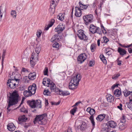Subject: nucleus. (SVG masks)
<instances>
[{
    "mask_svg": "<svg viewBox=\"0 0 132 132\" xmlns=\"http://www.w3.org/2000/svg\"><path fill=\"white\" fill-rule=\"evenodd\" d=\"M19 95L17 91L16 90L14 91L10 94L9 97V101H8V105L7 109L8 111V112H10L11 109H9L11 106H13L16 104L19 101Z\"/></svg>",
    "mask_w": 132,
    "mask_h": 132,
    "instance_id": "1",
    "label": "nucleus"
},
{
    "mask_svg": "<svg viewBox=\"0 0 132 132\" xmlns=\"http://www.w3.org/2000/svg\"><path fill=\"white\" fill-rule=\"evenodd\" d=\"M81 79V77L80 74L77 75L76 76L73 77L69 84V88L71 89L76 88Z\"/></svg>",
    "mask_w": 132,
    "mask_h": 132,
    "instance_id": "2",
    "label": "nucleus"
},
{
    "mask_svg": "<svg viewBox=\"0 0 132 132\" xmlns=\"http://www.w3.org/2000/svg\"><path fill=\"white\" fill-rule=\"evenodd\" d=\"M79 5L80 7L76 6L75 7V15L77 17H79L81 16L82 13L81 10L84 9L90 10V7H89V5L88 4L84 5L81 3V2H79Z\"/></svg>",
    "mask_w": 132,
    "mask_h": 132,
    "instance_id": "3",
    "label": "nucleus"
},
{
    "mask_svg": "<svg viewBox=\"0 0 132 132\" xmlns=\"http://www.w3.org/2000/svg\"><path fill=\"white\" fill-rule=\"evenodd\" d=\"M46 116V113L37 115L34 120V123H35L37 122L40 125L44 124L46 122L45 117Z\"/></svg>",
    "mask_w": 132,
    "mask_h": 132,
    "instance_id": "4",
    "label": "nucleus"
},
{
    "mask_svg": "<svg viewBox=\"0 0 132 132\" xmlns=\"http://www.w3.org/2000/svg\"><path fill=\"white\" fill-rule=\"evenodd\" d=\"M83 18L84 21V23L86 25H87L93 21V17L92 14H89L84 16Z\"/></svg>",
    "mask_w": 132,
    "mask_h": 132,
    "instance_id": "5",
    "label": "nucleus"
},
{
    "mask_svg": "<svg viewBox=\"0 0 132 132\" xmlns=\"http://www.w3.org/2000/svg\"><path fill=\"white\" fill-rule=\"evenodd\" d=\"M59 0H51L50 8L49 9V11L51 14L54 13L55 10V7L57 5V3Z\"/></svg>",
    "mask_w": 132,
    "mask_h": 132,
    "instance_id": "6",
    "label": "nucleus"
},
{
    "mask_svg": "<svg viewBox=\"0 0 132 132\" xmlns=\"http://www.w3.org/2000/svg\"><path fill=\"white\" fill-rule=\"evenodd\" d=\"M77 35L79 38L81 40L86 41L88 40V37L84 33V31L81 29L78 30Z\"/></svg>",
    "mask_w": 132,
    "mask_h": 132,
    "instance_id": "7",
    "label": "nucleus"
},
{
    "mask_svg": "<svg viewBox=\"0 0 132 132\" xmlns=\"http://www.w3.org/2000/svg\"><path fill=\"white\" fill-rule=\"evenodd\" d=\"M89 31L92 34L97 33L100 35L101 34V31L99 27H96L93 24H91L89 27Z\"/></svg>",
    "mask_w": 132,
    "mask_h": 132,
    "instance_id": "8",
    "label": "nucleus"
},
{
    "mask_svg": "<svg viewBox=\"0 0 132 132\" xmlns=\"http://www.w3.org/2000/svg\"><path fill=\"white\" fill-rule=\"evenodd\" d=\"M65 26L62 23H60L55 29V31L58 34H60L65 29Z\"/></svg>",
    "mask_w": 132,
    "mask_h": 132,
    "instance_id": "9",
    "label": "nucleus"
},
{
    "mask_svg": "<svg viewBox=\"0 0 132 132\" xmlns=\"http://www.w3.org/2000/svg\"><path fill=\"white\" fill-rule=\"evenodd\" d=\"M87 59V56L85 54H81L78 57L77 60L80 63H82Z\"/></svg>",
    "mask_w": 132,
    "mask_h": 132,
    "instance_id": "10",
    "label": "nucleus"
},
{
    "mask_svg": "<svg viewBox=\"0 0 132 132\" xmlns=\"http://www.w3.org/2000/svg\"><path fill=\"white\" fill-rule=\"evenodd\" d=\"M58 34L54 35L51 39V42H54L60 41L62 38V36Z\"/></svg>",
    "mask_w": 132,
    "mask_h": 132,
    "instance_id": "11",
    "label": "nucleus"
},
{
    "mask_svg": "<svg viewBox=\"0 0 132 132\" xmlns=\"http://www.w3.org/2000/svg\"><path fill=\"white\" fill-rule=\"evenodd\" d=\"M37 89V86L36 84H33L32 85L29 86L28 88V91H31L32 93V95L34 94L36 92Z\"/></svg>",
    "mask_w": 132,
    "mask_h": 132,
    "instance_id": "12",
    "label": "nucleus"
},
{
    "mask_svg": "<svg viewBox=\"0 0 132 132\" xmlns=\"http://www.w3.org/2000/svg\"><path fill=\"white\" fill-rule=\"evenodd\" d=\"M50 79L48 78H45L43 80V84L44 85L48 87L50 85V84L51 82Z\"/></svg>",
    "mask_w": 132,
    "mask_h": 132,
    "instance_id": "13",
    "label": "nucleus"
},
{
    "mask_svg": "<svg viewBox=\"0 0 132 132\" xmlns=\"http://www.w3.org/2000/svg\"><path fill=\"white\" fill-rule=\"evenodd\" d=\"M105 125L109 127L114 128L117 126L116 123L113 121H108Z\"/></svg>",
    "mask_w": 132,
    "mask_h": 132,
    "instance_id": "14",
    "label": "nucleus"
},
{
    "mask_svg": "<svg viewBox=\"0 0 132 132\" xmlns=\"http://www.w3.org/2000/svg\"><path fill=\"white\" fill-rule=\"evenodd\" d=\"M7 129L10 131H12L15 130L16 127L12 123H9L7 125Z\"/></svg>",
    "mask_w": 132,
    "mask_h": 132,
    "instance_id": "15",
    "label": "nucleus"
},
{
    "mask_svg": "<svg viewBox=\"0 0 132 132\" xmlns=\"http://www.w3.org/2000/svg\"><path fill=\"white\" fill-rule=\"evenodd\" d=\"M19 123L20 124L22 122H25L27 120V118L24 115L20 116L18 118Z\"/></svg>",
    "mask_w": 132,
    "mask_h": 132,
    "instance_id": "16",
    "label": "nucleus"
},
{
    "mask_svg": "<svg viewBox=\"0 0 132 132\" xmlns=\"http://www.w3.org/2000/svg\"><path fill=\"white\" fill-rule=\"evenodd\" d=\"M117 51L122 56L126 54L127 53V52L125 50L120 47H118Z\"/></svg>",
    "mask_w": 132,
    "mask_h": 132,
    "instance_id": "17",
    "label": "nucleus"
},
{
    "mask_svg": "<svg viewBox=\"0 0 132 132\" xmlns=\"http://www.w3.org/2000/svg\"><path fill=\"white\" fill-rule=\"evenodd\" d=\"M35 56L36 55H35V54H34L33 53L30 59V64L32 66H34L36 63V62L34 61L35 59H37V58H36Z\"/></svg>",
    "mask_w": 132,
    "mask_h": 132,
    "instance_id": "18",
    "label": "nucleus"
},
{
    "mask_svg": "<svg viewBox=\"0 0 132 132\" xmlns=\"http://www.w3.org/2000/svg\"><path fill=\"white\" fill-rule=\"evenodd\" d=\"M87 127V125L84 122H82V124L80 126H79L77 127V129L80 128L81 131L85 130Z\"/></svg>",
    "mask_w": 132,
    "mask_h": 132,
    "instance_id": "19",
    "label": "nucleus"
},
{
    "mask_svg": "<svg viewBox=\"0 0 132 132\" xmlns=\"http://www.w3.org/2000/svg\"><path fill=\"white\" fill-rule=\"evenodd\" d=\"M11 79L7 80V86L11 88H14L15 87V86H13V84L12 82L11 81V80H14L13 78L10 77Z\"/></svg>",
    "mask_w": 132,
    "mask_h": 132,
    "instance_id": "20",
    "label": "nucleus"
},
{
    "mask_svg": "<svg viewBox=\"0 0 132 132\" xmlns=\"http://www.w3.org/2000/svg\"><path fill=\"white\" fill-rule=\"evenodd\" d=\"M41 46L40 45H37L36 47L35 51L37 53V55L36 56V58L37 60H38V55L41 50Z\"/></svg>",
    "mask_w": 132,
    "mask_h": 132,
    "instance_id": "21",
    "label": "nucleus"
},
{
    "mask_svg": "<svg viewBox=\"0 0 132 132\" xmlns=\"http://www.w3.org/2000/svg\"><path fill=\"white\" fill-rule=\"evenodd\" d=\"M110 130V127L105 124L104 126L102 128L101 132H109Z\"/></svg>",
    "mask_w": 132,
    "mask_h": 132,
    "instance_id": "22",
    "label": "nucleus"
},
{
    "mask_svg": "<svg viewBox=\"0 0 132 132\" xmlns=\"http://www.w3.org/2000/svg\"><path fill=\"white\" fill-rule=\"evenodd\" d=\"M105 114H100L96 118V119L98 121L101 122L105 118Z\"/></svg>",
    "mask_w": 132,
    "mask_h": 132,
    "instance_id": "23",
    "label": "nucleus"
},
{
    "mask_svg": "<svg viewBox=\"0 0 132 132\" xmlns=\"http://www.w3.org/2000/svg\"><path fill=\"white\" fill-rule=\"evenodd\" d=\"M27 103L32 108H36L35 100H34L32 101L29 100L27 101Z\"/></svg>",
    "mask_w": 132,
    "mask_h": 132,
    "instance_id": "24",
    "label": "nucleus"
},
{
    "mask_svg": "<svg viewBox=\"0 0 132 132\" xmlns=\"http://www.w3.org/2000/svg\"><path fill=\"white\" fill-rule=\"evenodd\" d=\"M36 75L35 72L31 73L29 74L28 78L30 80H33L35 79L36 77Z\"/></svg>",
    "mask_w": 132,
    "mask_h": 132,
    "instance_id": "25",
    "label": "nucleus"
},
{
    "mask_svg": "<svg viewBox=\"0 0 132 132\" xmlns=\"http://www.w3.org/2000/svg\"><path fill=\"white\" fill-rule=\"evenodd\" d=\"M106 98L107 101L110 103L112 102L114 100V97L110 95L106 96Z\"/></svg>",
    "mask_w": 132,
    "mask_h": 132,
    "instance_id": "26",
    "label": "nucleus"
},
{
    "mask_svg": "<svg viewBox=\"0 0 132 132\" xmlns=\"http://www.w3.org/2000/svg\"><path fill=\"white\" fill-rule=\"evenodd\" d=\"M23 95L26 97L30 96L32 95V93L31 91L25 90L23 92Z\"/></svg>",
    "mask_w": 132,
    "mask_h": 132,
    "instance_id": "27",
    "label": "nucleus"
},
{
    "mask_svg": "<svg viewBox=\"0 0 132 132\" xmlns=\"http://www.w3.org/2000/svg\"><path fill=\"white\" fill-rule=\"evenodd\" d=\"M131 97H129V99H130L129 102L128 103H127V105L128 108L130 110L132 109V99H131Z\"/></svg>",
    "mask_w": 132,
    "mask_h": 132,
    "instance_id": "28",
    "label": "nucleus"
},
{
    "mask_svg": "<svg viewBox=\"0 0 132 132\" xmlns=\"http://www.w3.org/2000/svg\"><path fill=\"white\" fill-rule=\"evenodd\" d=\"M35 103L36 108H41V101L40 100H38L35 101Z\"/></svg>",
    "mask_w": 132,
    "mask_h": 132,
    "instance_id": "29",
    "label": "nucleus"
},
{
    "mask_svg": "<svg viewBox=\"0 0 132 132\" xmlns=\"http://www.w3.org/2000/svg\"><path fill=\"white\" fill-rule=\"evenodd\" d=\"M111 50H113V49L110 48H107L106 49L105 52L107 55H110L112 54L113 52L111 51Z\"/></svg>",
    "mask_w": 132,
    "mask_h": 132,
    "instance_id": "30",
    "label": "nucleus"
},
{
    "mask_svg": "<svg viewBox=\"0 0 132 132\" xmlns=\"http://www.w3.org/2000/svg\"><path fill=\"white\" fill-rule=\"evenodd\" d=\"M121 90L117 89L114 90V94L116 96L118 97H119L121 94Z\"/></svg>",
    "mask_w": 132,
    "mask_h": 132,
    "instance_id": "31",
    "label": "nucleus"
},
{
    "mask_svg": "<svg viewBox=\"0 0 132 132\" xmlns=\"http://www.w3.org/2000/svg\"><path fill=\"white\" fill-rule=\"evenodd\" d=\"M50 87V89L52 92L54 91V89L56 87V86L54 83L51 81L49 86Z\"/></svg>",
    "mask_w": 132,
    "mask_h": 132,
    "instance_id": "32",
    "label": "nucleus"
},
{
    "mask_svg": "<svg viewBox=\"0 0 132 132\" xmlns=\"http://www.w3.org/2000/svg\"><path fill=\"white\" fill-rule=\"evenodd\" d=\"M125 124L123 123L120 122L118 125H119V129L121 130H124L126 128V127L125 126Z\"/></svg>",
    "mask_w": 132,
    "mask_h": 132,
    "instance_id": "33",
    "label": "nucleus"
},
{
    "mask_svg": "<svg viewBox=\"0 0 132 132\" xmlns=\"http://www.w3.org/2000/svg\"><path fill=\"white\" fill-rule=\"evenodd\" d=\"M70 94V93L68 91H64L61 90L60 95H62L63 96H67L69 95Z\"/></svg>",
    "mask_w": 132,
    "mask_h": 132,
    "instance_id": "34",
    "label": "nucleus"
},
{
    "mask_svg": "<svg viewBox=\"0 0 132 132\" xmlns=\"http://www.w3.org/2000/svg\"><path fill=\"white\" fill-rule=\"evenodd\" d=\"M57 18L61 21L63 20L64 19L63 14L61 13H60L57 16Z\"/></svg>",
    "mask_w": 132,
    "mask_h": 132,
    "instance_id": "35",
    "label": "nucleus"
},
{
    "mask_svg": "<svg viewBox=\"0 0 132 132\" xmlns=\"http://www.w3.org/2000/svg\"><path fill=\"white\" fill-rule=\"evenodd\" d=\"M100 57L104 63L105 64L106 63V60L105 57L103 54L100 55Z\"/></svg>",
    "mask_w": 132,
    "mask_h": 132,
    "instance_id": "36",
    "label": "nucleus"
},
{
    "mask_svg": "<svg viewBox=\"0 0 132 132\" xmlns=\"http://www.w3.org/2000/svg\"><path fill=\"white\" fill-rule=\"evenodd\" d=\"M94 117L93 116H91L89 118V119L90 120L92 124V126L93 128H94L95 126V122L94 120Z\"/></svg>",
    "mask_w": 132,
    "mask_h": 132,
    "instance_id": "37",
    "label": "nucleus"
},
{
    "mask_svg": "<svg viewBox=\"0 0 132 132\" xmlns=\"http://www.w3.org/2000/svg\"><path fill=\"white\" fill-rule=\"evenodd\" d=\"M90 49L92 52H94L96 49L95 45L94 44H92L90 47Z\"/></svg>",
    "mask_w": 132,
    "mask_h": 132,
    "instance_id": "38",
    "label": "nucleus"
},
{
    "mask_svg": "<svg viewBox=\"0 0 132 132\" xmlns=\"http://www.w3.org/2000/svg\"><path fill=\"white\" fill-rule=\"evenodd\" d=\"M11 14L13 18H16V12L15 11L12 10V11H11Z\"/></svg>",
    "mask_w": 132,
    "mask_h": 132,
    "instance_id": "39",
    "label": "nucleus"
},
{
    "mask_svg": "<svg viewBox=\"0 0 132 132\" xmlns=\"http://www.w3.org/2000/svg\"><path fill=\"white\" fill-rule=\"evenodd\" d=\"M43 94L44 95L50 96V95L51 93L48 89L45 90L44 91Z\"/></svg>",
    "mask_w": 132,
    "mask_h": 132,
    "instance_id": "40",
    "label": "nucleus"
},
{
    "mask_svg": "<svg viewBox=\"0 0 132 132\" xmlns=\"http://www.w3.org/2000/svg\"><path fill=\"white\" fill-rule=\"evenodd\" d=\"M42 32V31L40 30H37L36 34V35L38 38H39L40 37Z\"/></svg>",
    "mask_w": 132,
    "mask_h": 132,
    "instance_id": "41",
    "label": "nucleus"
},
{
    "mask_svg": "<svg viewBox=\"0 0 132 132\" xmlns=\"http://www.w3.org/2000/svg\"><path fill=\"white\" fill-rule=\"evenodd\" d=\"M62 90H60L59 88H55V89H54V91L56 93H57V94H59V95H60V94Z\"/></svg>",
    "mask_w": 132,
    "mask_h": 132,
    "instance_id": "42",
    "label": "nucleus"
},
{
    "mask_svg": "<svg viewBox=\"0 0 132 132\" xmlns=\"http://www.w3.org/2000/svg\"><path fill=\"white\" fill-rule=\"evenodd\" d=\"M120 76V74L119 73L116 74L112 76V78L113 79L115 80L117 78Z\"/></svg>",
    "mask_w": 132,
    "mask_h": 132,
    "instance_id": "43",
    "label": "nucleus"
},
{
    "mask_svg": "<svg viewBox=\"0 0 132 132\" xmlns=\"http://www.w3.org/2000/svg\"><path fill=\"white\" fill-rule=\"evenodd\" d=\"M77 109V107H75L73 108L72 110H71L70 111V113L73 115L74 114V113H75L76 111V110Z\"/></svg>",
    "mask_w": 132,
    "mask_h": 132,
    "instance_id": "44",
    "label": "nucleus"
},
{
    "mask_svg": "<svg viewBox=\"0 0 132 132\" xmlns=\"http://www.w3.org/2000/svg\"><path fill=\"white\" fill-rule=\"evenodd\" d=\"M59 44L57 42H55L53 45V47L54 48H57L59 47Z\"/></svg>",
    "mask_w": 132,
    "mask_h": 132,
    "instance_id": "45",
    "label": "nucleus"
},
{
    "mask_svg": "<svg viewBox=\"0 0 132 132\" xmlns=\"http://www.w3.org/2000/svg\"><path fill=\"white\" fill-rule=\"evenodd\" d=\"M20 111L21 112L26 113H28V111L24 107H23L20 109Z\"/></svg>",
    "mask_w": 132,
    "mask_h": 132,
    "instance_id": "46",
    "label": "nucleus"
},
{
    "mask_svg": "<svg viewBox=\"0 0 132 132\" xmlns=\"http://www.w3.org/2000/svg\"><path fill=\"white\" fill-rule=\"evenodd\" d=\"M132 92L131 91H127L125 92L124 93V95L125 97H127L129 96L130 94H131Z\"/></svg>",
    "mask_w": 132,
    "mask_h": 132,
    "instance_id": "47",
    "label": "nucleus"
},
{
    "mask_svg": "<svg viewBox=\"0 0 132 132\" xmlns=\"http://www.w3.org/2000/svg\"><path fill=\"white\" fill-rule=\"evenodd\" d=\"M90 114L91 116H93V115L95 114V112L94 109H91L90 108Z\"/></svg>",
    "mask_w": 132,
    "mask_h": 132,
    "instance_id": "48",
    "label": "nucleus"
},
{
    "mask_svg": "<svg viewBox=\"0 0 132 132\" xmlns=\"http://www.w3.org/2000/svg\"><path fill=\"white\" fill-rule=\"evenodd\" d=\"M48 69L47 67H45L44 71V74L45 75H48Z\"/></svg>",
    "mask_w": 132,
    "mask_h": 132,
    "instance_id": "49",
    "label": "nucleus"
},
{
    "mask_svg": "<svg viewBox=\"0 0 132 132\" xmlns=\"http://www.w3.org/2000/svg\"><path fill=\"white\" fill-rule=\"evenodd\" d=\"M5 54H2V69L3 67V63L4 61V59L5 58Z\"/></svg>",
    "mask_w": 132,
    "mask_h": 132,
    "instance_id": "50",
    "label": "nucleus"
},
{
    "mask_svg": "<svg viewBox=\"0 0 132 132\" xmlns=\"http://www.w3.org/2000/svg\"><path fill=\"white\" fill-rule=\"evenodd\" d=\"M55 20L53 19H52L51 21L48 24L51 26L52 27L53 24L55 22Z\"/></svg>",
    "mask_w": 132,
    "mask_h": 132,
    "instance_id": "51",
    "label": "nucleus"
},
{
    "mask_svg": "<svg viewBox=\"0 0 132 132\" xmlns=\"http://www.w3.org/2000/svg\"><path fill=\"white\" fill-rule=\"evenodd\" d=\"M119 85V84L118 83H116L114 84L111 87V89L113 90L116 87H118V86Z\"/></svg>",
    "mask_w": 132,
    "mask_h": 132,
    "instance_id": "52",
    "label": "nucleus"
},
{
    "mask_svg": "<svg viewBox=\"0 0 132 132\" xmlns=\"http://www.w3.org/2000/svg\"><path fill=\"white\" fill-rule=\"evenodd\" d=\"M94 64V61H90L89 62V66L90 67H92Z\"/></svg>",
    "mask_w": 132,
    "mask_h": 132,
    "instance_id": "53",
    "label": "nucleus"
},
{
    "mask_svg": "<svg viewBox=\"0 0 132 132\" xmlns=\"http://www.w3.org/2000/svg\"><path fill=\"white\" fill-rule=\"evenodd\" d=\"M122 107V104L121 103H120L119 105H118L117 106V108L119 109L120 110H123Z\"/></svg>",
    "mask_w": 132,
    "mask_h": 132,
    "instance_id": "54",
    "label": "nucleus"
},
{
    "mask_svg": "<svg viewBox=\"0 0 132 132\" xmlns=\"http://www.w3.org/2000/svg\"><path fill=\"white\" fill-rule=\"evenodd\" d=\"M103 39H104V43H107L109 41V40L108 39L106 38V37H103Z\"/></svg>",
    "mask_w": 132,
    "mask_h": 132,
    "instance_id": "55",
    "label": "nucleus"
},
{
    "mask_svg": "<svg viewBox=\"0 0 132 132\" xmlns=\"http://www.w3.org/2000/svg\"><path fill=\"white\" fill-rule=\"evenodd\" d=\"M1 6H0V21L2 20L3 16V14L1 13Z\"/></svg>",
    "mask_w": 132,
    "mask_h": 132,
    "instance_id": "56",
    "label": "nucleus"
},
{
    "mask_svg": "<svg viewBox=\"0 0 132 132\" xmlns=\"http://www.w3.org/2000/svg\"><path fill=\"white\" fill-rule=\"evenodd\" d=\"M119 58H118V59H117V64L119 65H121V60H119Z\"/></svg>",
    "mask_w": 132,
    "mask_h": 132,
    "instance_id": "57",
    "label": "nucleus"
},
{
    "mask_svg": "<svg viewBox=\"0 0 132 132\" xmlns=\"http://www.w3.org/2000/svg\"><path fill=\"white\" fill-rule=\"evenodd\" d=\"M120 45L121 47H123L128 48L131 47L130 45H128L125 46L124 45H122V44H120Z\"/></svg>",
    "mask_w": 132,
    "mask_h": 132,
    "instance_id": "58",
    "label": "nucleus"
},
{
    "mask_svg": "<svg viewBox=\"0 0 132 132\" xmlns=\"http://www.w3.org/2000/svg\"><path fill=\"white\" fill-rule=\"evenodd\" d=\"M126 121L125 118V117H123L122 118L121 120V122L124 123Z\"/></svg>",
    "mask_w": 132,
    "mask_h": 132,
    "instance_id": "59",
    "label": "nucleus"
},
{
    "mask_svg": "<svg viewBox=\"0 0 132 132\" xmlns=\"http://www.w3.org/2000/svg\"><path fill=\"white\" fill-rule=\"evenodd\" d=\"M22 71L24 72H28V71L27 69L25 68H22Z\"/></svg>",
    "mask_w": 132,
    "mask_h": 132,
    "instance_id": "60",
    "label": "nucleus"
},
{
    "mask_svg": "<svg viewBox=\"0 0 132 132\" xmlns=\"http://www.w3.org/2000/svg\"><path fill=\"white\" fill-rule=\"evenodd\" d=\"M128 51L129 53H132V49L131 48L128 47Z\"/></svg>",
    "mask_w": 132,
    "mask_h": 132,
    "instance_id": "61",
    "label": "nucleus"
},
{
    "mask_svg": "<svg viewBox=\"0 0 132 132\" xmlns=\"http://www.w3.org/2000/svg\"><path fill=\"white\" fill-rule=\"evenodd\" d=\"M90 107H88V108H87L86 110L87 111V112H88V113H89L90 114Z\"/></svg>",
    "mask_w": 132,
    "mask_h": 132,
    "instance_id": "62",
    "label": "nucleus"
},
{
    "mask_svg": "<svg viewBox=\"0 0 132 132\" xmlns=\"http://www.w3.org/2000/svg\"><path fill=\"white\" fill-rule=\"evenodd\" d=\"M81 101H78V102H76V103H75V105H74L73 106H77V105L78 104H79V103H81Z\"/></svg>",
    "mask_w": 132,
    "mask_h": 132,
    "instance_id": "63",
    "label": "nucleus"
},
{
    "mask_svg": "<svg viewBox=\"0 0 132 132\" xmlns=\"http://www.w3.org/2000/svg\"><path fill=\"white\" fill-rule=\"evenodd\" d=\"M102 31L104 34H106L107 33L105 29L102 30Z\"/></svg>",
    "mask_w": 132,
    "mask_h": 132,
    "instance_id": "64",
    "label": "nucleus"
}]
</instances>
